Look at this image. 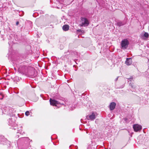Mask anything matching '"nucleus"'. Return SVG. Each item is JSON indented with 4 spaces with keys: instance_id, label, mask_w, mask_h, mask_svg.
Masks as SVG:
<instances>
[{
    "instance_id": "f257e3e1",
    "label": "nucleus",
    "mask_w": 149,
    "mask_h": 149,
    "mask_svg": "<svg viewBox=\"0 0 149 149\" xmlns=\"http://www.w3.org/2000/svg\"><path fill=\"white\" fill-rule=\"evenodd\" d=\"M28 69L27 66L24 65V63H20L18 68V71L20 73L25 75L27 74Z\"/></svg>"
},
{
    "instance_id": "f03ea898",
    "label": "nucleus",
    "mask_w": 149,
    "mask_h": 149,
    "mask_svg": "<svg viewBox=\"0 0 149 149\" xmlns=\"http://www.w3.org/2000/svg\"><path fill=\"white\" fill-rule=\"evenodd\" d=\"M81 24H80L81 26H86L88 25L89 22L88 19L86 18L81 17Z\"/></svg>"
},
{
    "instance_id": "7ed1b4c3",
    "label": "nucleus",
    "mask_w": 149,
    "mask_h": 149,
    "mask_svg": "<svg viewBox=\"0 0 149 149\" xmlns=\"http://www.w3.org/2000/svg\"><path fill=\"white\" fill-rule=\"evenodd\" d=\"M129 44V41L127 39H124L122 40L121 43L122 48L123 49H126L127 47Z\"/></svg>"
},
{
    "instance_id": "20e7f679",
    "label": "nucleus",
    "mask_w": 149,
    "mask_h": 149,
    "mask_svg": "<svg viewBox=\"0 0 149 149\" xmlns=\"http://www.w3.org/2000/svg\"><path fill=\"white\" fill-rule=\"evenodd\" d=\"M49 101L50 104L53 106H57V105L58 104H64L63 103H61L58 101L55 100H52L51 98L50 99Z\"/></svg>"
},
{
    "instance_id": "39448f33",
    "label": "nucleus",
    "mask_w": 149,
    "mask_h": 149,
    "mask_svg": "<svg viewBox=\"0 0 149 149\" xmlns=\"http://www.w3.org/2000/svg\"><path fill=\"white\" fill-rule=\"evenodd\" d=\"M86 118L88 120H93L95 118L96 115L94 113H93L87 116Z\"/></svg>"
},
{
    "instance_id": "423d86ee",
    "label": "nucleus",
    "mask_w": 149,
    "mask_h": 149,
    "mask_svg": "<svg viewBox=\"0 0 149 149\" xmlns=\"http://www.w3.org/2000/svg\"><path fill=\"white\" fill-rule=\"evenodd\" d=\"M31 70L32 73H31L30 72H28V74L30 77L33 78L37 75V72L33 68H31Z\"/></svg>"
},
{
    "instance_id": "0eeeda50",
    "label": "nucleus",
    "mask_w": 149,
    "mask_h": 149,
    "mask_svg": "<svg viewBox=\"0 0 149 149\" xmlns=\"http://www.w3.org/2000/svg\"><path fill=\"white\" fill-rule=\"evenodd\" d=\"M133 128L135 131L137 132L141 129L142 127L141 125L138 124H135L133 126Z\"/></svg>"
},
{
    "instance_id": "6e6552de",
    "label": "nucleus",
    "mask_w": 149,
    "mask_h": 149,
    "mask_svg": "<svg viewBox=\"0 0 149 149\" xmlns=\"http://www.w3.org/2000/svg\"><path fill=\"white\" fill-rule=\"evenodd\" d=\"M22 141L24 143H26V141L27 142L29 140V138L27 137L21 138L18 141V142H19L20 141Z\"/></svg>"
},
{
    "instance_id": "1a4fd4ad",
    "label": "nucleus",
    "mask_w": 149,
    "mask_h": 149,
    "mask_svg": "<svg viewBox=\"0 0 149 149\" xmlns=\"http://www.w3.org/2000/svg\"><path fill=\"white\" fill-rule=\"evenodd\" d=\"M116 103L113 102H112L109 105V108L111 110H112L114 109L116 106Z\"/></svg>"
},
{
    "instance_id": "9d476101",
    "label": "nucleus",
    "mask_w": 149,
    "mask_h": 149,
    "mask_svg": "<svg viewBox=\"0 0 149 149\" xmlns=\"http://www.w3.org/2000/svg\"><path fill=\"white\" fill-rule=\"evenodd\" d=\"M132 63V61L131 58H127L125 61V64L127 65H130Z\"/></svg>"
},
{
    "instance_id": "9b49d317",
    "label": "nucleus",
    "mask_w": 149,
    "mask_h": 149,
    "mask_svg": "<svg viewBox=\"0 0 149 149\" xmlns=\"http://www.w3.org/2000/svg\"><path fill=\"white\" fill-rule=\"evenodd\" d=\"M63 29L65 31H68L69 29V26L68 25H64L63 27Z\"/></svg>"
},
{
    "instance_id": "f8f14e48",
    "label": "nucleus",
    "mask_w": 149,
    "mask_h": 149,
    "mask_svg": "<svg viewBox=\"0 0 149 149\" xmlns=\"http://www.w3.org/2000/svg\"><path fill=\"white\" fill-rule=\"evenodd\" d=\"M141 36L142 38H143L144 37L148 38V37L149 35L148 33L146 32H145V33L143 34H142L141 35Z\"/></svg>"
},
{
    "instance_id": "ddd939ff",
    "label": "nucleus",
    "mask_w": 149,
    "mask_h": 149,
    "mask_svg": "<svg viewBox=\"0 0 149 149\" xmlns=\"http://www.w3.org/2000/svg\"><path fill=\"white\" fill-rule=\"evenodd\" d=\"M125 23L123 22L120 21L117 22V25L119 26L124 25Z\"/></svg>"
},
{
    "instance_id": "4468645a",
    "label": "nucleus",
    "mask_w": 149,
    "mask_h": 149,
    "mask_svg": "<svg viewBox=\"0 0 149 149\" xmlns=\"http://www.w3.org/2000/svg\"><path fill=\"white\" fill-rule=\"evenodd\" d=\"M30 112L29 111H27L26 112L25 114L26 116H28L29 115Z\"/></svg>"
},
{
    "instance_id": "2eb2a0df",
    "label": "nucleus",
    "mask_w": 149,
    "mask_h": 149,
    "mask_svg": "<svg viewBox=\"0 0 149 149\" xmlns=\"http://www.w3.org/2000/svg\"><path fill=\"white\" fill-rule=\"evenodd\" d=\"M19 22H17L16 23V25H17L19 24Z\"/></svg>"
},
{
    "instance_id": "dca6fc26",
    "label": "nucleus",
    "mask_w": 149,
    "mask_h": 149,
    "mask_svg": "<svg viewBox=\"0 0 149 149\" xmlns=\"http://www.w3.org/2000/svg\"><path fill=\"white\" fill-rule=\"evenodd\" d=\"M78 32H80L81 31V30L80 29L77 30Z\"/></svg>"
},
{
    "instance_id": "f3484780",
    "label": "nucleus",
    "mask_w": 149,
    "mask_h": 149,
    "mask_svg": "<svg viewBox=\"0 0 149 149\" xmlns=\"http://www.w3.org/2000/svg\"><path fill=\"white\" fill-rule=\"evenodd\" d=\"M129 79L130 80V81H131V80L132 79V78H130Z\"/></svg>"
},
{
    "instance_id": "a211bd4d",
    "label": "nucleus",
    "mask_w": 149,
    "mask_h": 149,
    "mask_svg": "<svg viewBox=\"0 0 149 149\" xmlns=\"http://www.w3.org/2000/svg\"><path fill=\"white\" fill-rule=\"evenodd\" d=\"M118 77H117V78H116L115 79V81H117L118 80Z\"/></svg>"
},
{
    "instance_id": "6ab92c4d",
    "label": "nucleus",
    "mask_w": 149,
    "mask_h": 149,
    "mask_svg": "<svg viewBox=\"0 0 149 149\" xmlns=\"http://www.w3.org/2000/svg\"><path fill=\"white\" fill-rule=\"evenodd\" d=\"M67 53H68V54H69L70 53L69 52H68Z\"/></svg>"
},
{
    "instance_id": "aec40b11",
    "label": "nucleus",
    "mask_w": 149,
    "mask_h": 149,
    "mask_svg": "<svg viewBox=\"0 0 149 149\" xmlns=\"http://www.w3.org/2000/svg\"><path fill=\"white\" fill-rule=\"evenodd\" d=\"M15 78H16V79H17V77H16Z\"/></svg>"
},
{
    "instance_id": "412c9836",
    "label": "nucleus",
    "mask_w": 149,
    "mask_h": 149,
    "mask_svg": "<svg viewBox=\"0 0 149 149\" xmlns=\"http://www.w3.org/2000/svg\"><path fill=\"white\" fill-rule=\"evenodd\" d=\"M131 87H132V88H133V86H132V85H131Z\"/></svg>"
}]
</instances>
